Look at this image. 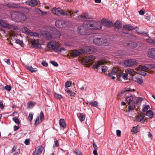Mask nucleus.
Segmentation results:
<instances>
[{"label": "nucleus", "instance_id": "5701e85b", "mask_svg": "<svg viewBox=\"0 0 155 155\" xmlns=\"http://www.w3.org/2000/svg\"><path fill=\"white\" fill-rule=\"evenodd\" d=\"M95 58L93 56L90 55L85 58V61L86 63H89L92 61Z\"/></svg>", "mask_w": 155, "mask_h": 155}, {"label": "nucleus", "instance_id": "c756f323", "mask_svg": "<svg viewBox=\"0 0 155 155\" xmlns=\"http://www.w3.org/2000/svg\"><path fill=\"white\" fill-rule=\"evenodd\" d=\"M77 116L81 122L84 120L85 117V114H83V113H80L77 114Z\"/></svg>", "mask_w": 155, "mask_h": 155}, {"label": "nucleus", "instance_id": "de8ad7c7", "mask_svg": "<svg viewBox=\"0 0 155 155\" xmlns=\"http://www.w3.org/2000/svg\"><path fill=\"white\" fill-rule=\"evenodd\" d=\"M146 40L147 42L153 45V43L154 42H153V41H154V39H152L151 38L149 37L148 38L146 39Z\"/></svg>", "mask_w": 155, "mask_h": 155}, {"label": "nucleus", "instance_id": "e2e57ef3", "mask_svg": "<svg viewBox=\"0 0 155 155\" xmlns=\"http://www.w3.org/2000/svg\"><path fill=\"white\" fill-rule=\"evenodd\" d=\"M4 106L3 105V103L1 101H0V108L1 109H3Z\"/></svg>", "mask_w": 155, "mask_h": 155}, {"label": "nucleus", "instance_id": "423d86ee", "mask_svg": "<svg viewBox=\"0 0 155 155\" xmlns=\"http://www.w3.org/2000/svg\"><path fill=\"white\" fill-rule=\"evenodd\" d=\"M107 41V39L104 37L96 38L94 39L93 41L94 44L98 46L104 44L106 43Z\"/></svg>", "mask_w": 155, "mask_h": 155}, {"label": "nucleus", "instance_id": "c03bdc74", "mask_svg": "<svg viewBox=\"0 0 155 155\" xmlns=\"http://www.w3.org/2000/svg\"><path fill=\"white\" fill-rule=\"evenodd\" d=\"M147 67L148 70H150L152 68H155V66L154 65L152 64H148L147 65Z\"/></svg>", "mask_w": 155, "mask_h": 155}, {"label": "nucleus", "instance_id": "603ef678", "mask_svg": "<svg viewBox=\"0 0 155 155\" xmlns=\"http://www.w3.org/2000/svg\"><path fill=\"white\" fill-rule=\"evenodd\" d=\"M33 114L32 113H30L28 116V118L29 120L30 121H31L32 120L33 116Z\"/></svg>", "mask_w": 155, "mask_h": 155}, {"label": "nucleus", "instance_id": "4c0bfd02", "mask_svg": "<svg viewBox=\"0 0 155 155\" xmlns=\"http://www.w3.org/2000/svg\"><path fill=\"white\" fill-rule=\"evenodd\" d=\"M12 120L15 122L17 125H19L20 124V121L17 117H15L13 118Z\"/></svg>", "mask_w": 155, "mask_h": 155}, {"label": "nucleus", "instance_id": "4468645a", "mask_svg": "<svg viewBox=\"0 0 155 155\" xmlns=\"http://www.w3.org/2000/svg\"><path fill=\"white\" fill-rule=\"evenodd\" d=\"M147 55L150 58H155V48H151L149 49L148 51Z\"/></svg>", "mask_w": 155, "mask_h": 155}, {"label": "nucleus", "instance_id": "4be33fe9", "mask_svg": "<svg viewBox=\"0 0 155 155\" xmlns=\"http://www.w3.org/2000/svg\"><path fill=\"white\" fill-rule=\"evenodd\" d=\"M101 22L100 21L96 22L95 24L94 25L93 29L100 30L102 28V24Z\"/></svg>", "mask_w": 155, "mask_h": 155}, {"label": "nucleus", "instance_id": "052dcab7", "mask_svg": "<svg viewBox=\"0 0 155 155\" xmlns=\"http://www.w3.org/2000/svg\"><path fill=\"white\" fill-rule=\"evenodd\" d=\"M117 135L118 137H120L121 136V132L119 130H116Z\"/></svg>", "mask_w": 155, "mask_h": 155}, {"label": "nucleus", "instance_id": "3c124183", "mask_svg": "<svg viewBox=\"0 0 155 155\" xmlns=\"http://www.w3.org/2000/svg\"><path fill=\"white\" fill-rule=\"evenodd\" d=\"M5 89L8 91H10L11 89V87L10 85H7L5 87Z\"/></svg>", "mask_w": 155, "mask_h": 155}, {"label": "nucleus", "instance_id": "c9c22d12", "mask_svg": "<svg viewBox=\"0 0 155 155\" xmlns=\"http://www.w3.org/2000/svg\"><path fill=\"white\" fill-rule=\"evenodd\" d=\"M89 104L91 106L94 107H97L98 105V102L97 101H91L89 102Z\"/></svg>", "mask_w": 155, "mask_h": 155}, {"label": "nucleus", "instance_id": "7ed1b4c3", "mask_svg": "<svg viewBox=\"0 0 155 155\" xmlns=\"http://www.w3.org/2000/svg\"><path fill=\"white\" fill-rule=\"evenodd\" d=\"M53 12L55 15L58 16L61 15H66L67 16L70 17L71 15V12L63 10L60 8H56L53 10Z\"/></svg>", "mask_w": 155, "mask_h": 155}, {"label": "nucleus", "instance_id": "f3484780", "mask_svg": "<svg viewBox=\"0 0 155 155\" xmlns=\"http://www.w3.org/2000/svg\"><path fill=\"white\" fill-rule=\"evenodd\" d=\"M26 3L32 7H35L38 4V2L36 0H28Z\"/></svg>", "mask_w": 155, "mask_h": 155}, {"label": "nucleus", "instance_id": "7c9ffc66", "mask_svg": "<svg viewBox=\"0 0 155 155\" xmlns=\"http://www.w3.org/2000/svg\"><path fill=\"white\" fill-rule=\"evenodd\" d=\"M126 71L127 74H129L132 76L135 75V72L133 69H128L126 70Z\"/></svg>", "mask_w": 155, "mask_h": 155}, {"label": "nucleus", "instance_id": "2eb2a0df", "mask_svg": "<svg viewBox=\"0 0 155 155\" xmlns=\"http://www.w3.org/2000/svg\"><path fill=\"white\" fill-rule=\"evenodd\" d=\"M49 29L50 30L53 31V34L55 35V38H59L61 36V33L57 29L52 27H50Z\"/></svg>", "mask_w": 155, "mask_h": 155}, {"label": "nucleus", "instance_id": "338daca9", "mask_svg": "<svg viewBox=\"0 0 155 155\" xmlns=\"http://www.w3.org/2000/svg\"><path fill=\"white\" fill-rule=\"evenodd\" d=\"M40 117L41 119H43L44 118V115L43 112L42 111H41L40 114Z\"/></svg>", "mask_w": 155, "mask_h": 155}, {"label": "nucleus", "instance_id": "ddd939ff", "mask_svg": "<svg viewBox=\"0 0 155 155\" xmlns=\"http://www.w3.org/2000/svg\"><path fill=\"white\" fill-rule=\"evenodd\" d=\"M105 62V61L101 60L99 61L96 62L93 66V68L98 69L99 67L101 65L104 64Z\"/></svg>", "mask_w": 155, "mask_h": 155}, {"label": "nucleus", "instance_id": "2f4dec72", "mask_svg": "<svg viewBox=\"0 0 155 155\" xmlns=\"http://www.w3.org/2000/svg\"><path fill=\"white\" fill-rule=\"evenodd\" d=\"M146 115L149 118H152L153 116V113L152 111L149 110L147 112Z\"/></svg>", "mask_w": 155, "mask_h": 155}, {"label": "nucleus", "instance_id": "13d9d810", "mask_svg": "<svg viewBox=\"0 0 155 155\" xmlns=\"http://www.w3.org/2000/svg\"><path fill=\"white\" fill-rule=\"evenodd\" d=\"M17 147L16 146H14L12 148V150L10 151L11 153H13L16 149Z\"/></svg>", "mask_w": 155, "mask_h": 155}, {"label": "nucleus", "instance_id": "bb28decb", "mask_svg": "<svg viewBox=\"0 0 155 155\" xmlns=\"http://www.w3.org/2000/svg\"><path fill=\"white\" fill-rule=\"evenodd\" d=\"M145 117L144 113H141L138 114V117L137 119V120L138 122H141L143 120Z\"/></svg>", "mask_w": 155, "mask_h": 155}, {"label": "nucleus", "instance_id": "0e129e2a", "mask_svg": "<svg viewBox=\"0 0 155 155\" xmlns=\"http://www.w3.org/2000/svg\"><path fill=\"white\" fill-rule=\"evenodd\" d=\"M75 153L78 155H83L81 152L79 150H76Z\"/></svg>", "mask_w": 155, "mask_h": 155}, {"label": "nucleus", "instance_id": "1a4fd4ad", "mask_svg": "<svg viewBox=\"0 0 155 155\" xmlns=\"http://www.w3.org/2000/svg\"><path fill=\"white\" fill-rule=\"evenodd\" d=\"M0 25L4 28H13L14 29H16L15 27L12 24L10 25L8 24L6 21L1 19H0Z\"/></svg>", "mask_w": 155, "mask_h": 155}, {"label": "nucleus", "instance_id": "9d476101", "mask_svg": "<svg viewBox=\"0 0 155 155\" xmlns=\"http://www.w3.org/2000/svg\"><path fill=\"white\" fill-rule=\"evenodd\" d=\"M101 23L104 26L108 27H110L113 25V23L112 21L104 18L102 19Z\"/></svg>", "mask_w": 155, "mask_h": 155}, {"label": "nucleus", "instance_id": "f704fd0d", "mask_svg": "<svg viewBox=\"0 0 155 155\" xmlns=\"http://www.w3.org/2000/svg\"><path fill=\"white\" fill-rule=\"evenodd\" d=\"M147 67V66H143L139 67V70L144 72H147L148 71Z\"/></svg>", "mask_w": 155, "mask_h": 155}, {"label": "nucleus", "instance_id": "5fc2aeb1", "mask_svg": "<svg viewBox=\"0 0 155 155\" xmlns=\"http://www.w3.org/2000/svg\"><path fill=\"white\" fill-rule=\"evenodd\" d=\"M143 101V99L142 97H139L137 99L136 102L138 103L140 102H141Z\"/></svg>", "mask_w": 155, "mask_h": 155}, {"label": "nucleus", "instance_id": "e433bc0d", "mask_svg": "<svg viewBox=\"0 0 155 155\" xmlns=\"http://www.w3.org/2000/svg\"><path fill=\"white\" fill-rule=\"evenodd\" d=\"M136 81L137 82L138 84H142L143 81L142 78L141 77H137L136 78Z\"/></svg>", "mask_w": 155, "mask_h": 155}, {"label": "nucleus", "instance_id": "9b49d317", "mask_svg": "<svg viewBox=\"0 0 155 155\" xmlns=\"http://www.w3.org/2000/svg\"><path fill=\"white\" fill-rule=\"evenodd\" d=\"M30 42L33 48L39 49L41 48L40 43L38 40L37 41L35 39L32 40L30 41Z\"/></svg>", "mask_w": 155, "mask_h": 155}, {"label": "nucleus", "instance_id": "cd10ccee", "mask_svg": "<svg viewBox=\"0 0 155 155\" xmlns=\"http://www.w3.org/2000/svg\"><path fill=\"white\" fill-rule=\"evenodd\" d=\"M127 45L132 48H136L137 46V43L133 41H130L127 44Z\"/></svg>", "mask_w": 155, "mask_h": 155}, {"label": "nucleus", "instance_id": "39448f33", "mask_svg": "<svg viewBox=\"0 0 155 155\" xmlns=\"http://www.w3.org/2000/svg\"><path fill=\"white\" fill-rule=\"evenodd\" d=\"M126 95L127 94H125V96H126V100L127 101L129 102L128 104L129 105L128 108V111H130L134 109L135 107V103L133 101V98L132 96H127Z\"/></svg>", "mask_w": 155, "mask_h": 155}, {"label": "nucleus", "instance_id": "37998d69", "mask_svg": "<svg viewBox=\"0 0 155 155\" xmlns=\"http://www.w3.org/2000/svg\"><path fill=\"white\" fill-rule=\"evenodd\" d=\"M15 42L17 44H19L21 47H24V44L22 41L17 39L16 40Z\"/></svg>", "mask_w": 155, "mask_h": 155}, {"label": "nucleus", "instance_id": "58836bf2", "mask_svg": "<svg viewBox=\"0 0 155 155\" xmlns=\"http://www.w3.org/2000/svg\"><path fill=\"white\" fill-rule=\"evenodd\" d=\"M35 104V102H32L31 101H29L28 103L27 107L31 108L33 107Z\"/></svg>", "mask_w": 155, "mask_h": 155}, {"label": "nucleus", "instance_id": "69168bd1", "mask_svg": "<svg viewBox=\"0 0 155 155\" xmlns=\"http://www.w3.org/2000/svg\"><path fill=\"white\" fill-rule=\"evenodd\" d=\"M30 141L28 139H27L25 140V143L26 145H28L29 144Z\"/></svg>", "mask_w": 155, "mask_h": 155}, {"label": "nucleus", "instance_id": "dca6fc26", "mask_svg": "<svg viewBox=\"0 0 155 155\" xmlns=\"http://www.w3.org/2000/svg\"><path fill=\"white\" fill-rule=\"evenodd\" d=\"M43 150V147L41 146H38L37 147L35 151L33 153V155H38L41 154Z\"/></svg>", "mask_w": 155, "mask_h": 155}, {"label": "nucleus", "instance_id": "6e6552de", "mask_svg": "<svg viewBox=\"0 0 155 155\" xmlns=\"http://www.w3.org/2000/svg\"><path fill=\"white\" fill-rule=\"evenodd\" d=\"M124 63L125 66L130 67L137 64V62L133 59H126L124 61Z\"/></svg>", "mask_w": 155, "mask_h": 155}, {"label": "nucleus", "instance_id": "a18cd8bd", "mask_svg": "<svg viewBox=\"0 0 155 155\" xmlns=\"http://www.w3.org/2000/svg\"><path fill=\"white\" fill-rule=\"evenodd\" d=\"M120 72L122 73L121 76H122L124 80H127L128 79V75L127 74L123 73L121 71Z\"/></svg>", "mask_w": 155, "mask_h": 155}, {"label": "nucleus", "instance_id": "b1692460", "mask_svg": "<svg viewBox=\"0 0 155 155\" xmlns=\"http://www.w3.org/2000/svg\"><path fill=\"white\" fill-rule=\"evenodd\" d=\"M81 52L77 50H75L72 51L71 55L73 57H76L79 56L81 54Z\"/></svg>", "mask_w": 155, "mask_h": 155}, {"label": "nucleus", "instance_id": "774afa93", "mask_svg": "<svg viewBox=\"0 0 155 155\" xmlns=\"http://www.w3.org/2000/svg\"><path fill=\"white\" fill-rule=\"evenodd\" d=\"M93 147L94 148V150H98V147H97L96 144L94 142L93 143Z\"/></svg>", "mask_w": 155, "mask_h": 155}, {"label": "nucleus", "instance_id": "c85d7f7f", "mask_svg": "<svg viewBox=\"0 0 155 155\" xmlns=\"http://www.w3.org/2000/svg\"><path fill=\"white\" fill-rule=\"evenodd\" d=\"M59 124L60 127L64 128L66 127V124L64 119H61L59 121Z\"/></svg>", "mask_w": 155, "mask_h": 155}, {"label": "nucleus", "instance_id": "aec40b11", "mask_svg": "<svg viewBox=\"0 0 155 155\" xmlns=\"http://www.w3.org/2000/svg\"><path fill=\"white\" fill-rule=\"evenodd\" d=\"M77 31L78 33L81 35H84L86 34L85 30L81 26H79L78 27Z\"/></svg>", "mask_w": 155, "mask_h": 155}, {"label": "nucleus", "instance_id": "412c9836", "mask_svg": "<svg viewBox=\"0 0 155 155\" xmlns=\"http://www.w3.org/2000/svg\"><path fill=\"white\" fill-rule=\"evenodd\" d=\"M123 29L124 30H127L128 31H132L134 29V27L131 25L128 24L124 25L123 26Z\"/></svg>", "mask_w": 155, "mask_h": 155}, {"label": "nucleus", "instance_id": "6e6d98bb", "mask_svg": "<svg viewBox=\"0 0 155 155\" xmlns=\"http://www.w3.org/2000/svg\"><path fill=\"white\" fill-rule=\"evenodd\" d=\"M145 11L144 9H142L139 11V14L141 15H143L144 14Z\"/></svg>", "mask_w": 155, "mask_h": 155}, {"label": "nucleus", "instance_id": "4d7b16f0", "mask_svg": "<svg viewBox=\"0 0 155 155\" xmlns=\"http://www.w3.org/2000/svg\"><path fill=\"white\" fill-rule=\"evenodd\" d=\"M39 117L38 116L36 119L35 122V125H38L39 124Z\"/></svg>", "mask_w": 155, "mask_h": 155}, {"label": "nucleus", "instance_id": "8fccbe9b", "mask_svg": "<svg viewBox=\"0 0 155 155\" xmlns=\"http://www.w3.org/2000/svg\"><path fill=\"white\" fill-rule=\"evenodd\" d=\"M101 70L102 72H105L108 70V68L106 66H103L101 67Z\"/></svg>", "mask_w": 155, "mask_h": 155}, {"label": "nucleus", "instance_id": "49530a36", "mask_svg": "<svg viewBox=\"0 0 155 155\" xmlns=\"http://www.w3.org/2000/svg\"><path fill=\"white\" fill-rule=\"evenodd\" d=\"M81 17L82 18L86 19L88 18H89V16L88 14L86 13L81 14Z\"/></svg>", "mask_w": 155, "mask_h": 155}, {"label": "nucleus", "instance_id": "bf43d9fd", "mask_svg": "<svg viewBox=\"0 0 155 155\" xmlns=\"http://www.w3.org/2000/svg\"><path fill=\"white\" fill-rule=\"evenodd\" d=\"M137 127H134L132 130V131L134 133H137Z\"/></svg>", "mask_w": 155, "mask_h": 155}, {"label": "nucleus", "instance_id": "680f3d73", "mask_svg": "<svg viewBox=\"0 0 155 155\" xmlns=\"http://www.w3.org/2000/svg\"><path fill=\"white\" fill-rule=\"evenodd\" d=\"M41 64L43 66L45 67H47L48 65V63L44 61H43Z\"/></svg>", "mask_w": 155, "mask_h": 155}, {"label": "nucleus", "instance_id": "f257e3e1", "mask_svg": "<svg viewBox=\"0 0 155 155\" xmlns=\"http://www.w3.org/2000/svg\"><path fill=\"white\" fill-rule=\"evenodd\" d=\"M47 47L52 50H53L56 52H61L63 51H65L66 49L64 48H60V45L59 43L56 41H51L47 44Z\"/></svg>", "mask_w": 155, "mask_h": 155}, {"label": "nucleus", "instance_id": "ea45409f", "mask_svg": "<svg viewBox=\"0 0 155 155\" xmlns=\"http://www.w3.org/2000/svg\"><path fill=\"white\" fill-rule=\"evenodd\" d=\"M23 31L26 34H29L31 31V30H29L28 28L24 27L22 29Z\"/></svg>", "mask_w": 155, "mask_h": 155}, {"label": "nucleus", "instance_id": "f8f14e48", "mask_svg": "<svg viewBox=\"0 0 155 155\" xmlns=\"http://www.w3.org/2000/svg\"><path fill=\"white\" fill-rule=\"evenodd\" d=\"M42 38L46 39L47 40L51 39L52 38V34L48 32H44L41 34Z\"/></svg>", "mask_w": 155, "mask_h": 155}, {"label": "nucleus", "instance_id": "72a5a7b5", "mask_svg": "<svg viewBox=\"0 0 155 155\" xmlns=\"http://www.w3.org/2000/svg\"><path fill=\"white\" fill-rule=\"evenodd\" d=\"M65 91L70 96H73L75 94L74 92L70 90L69 88H67Z\"/></svg>", "mask_w": 155, "mask_h": 155}, {"label": "nucleus", "instance_id": "f03ea898", "mask_svg": "<svg viewBox=\"0 0 155 155\" xmlns=\"http://www.w3.org/2000/svg\"><path fill=\"white\" fill-rule=\"evenodd\" d=\"M96 21L94 20H86L84 21L83 26L87 30L93 29L94 25Z\"/></svg>", "mask_w": 155, "mask_h": 155}, {"label": "nucleus", "instance_id": "a211bd4d", "mask_svg": "<svg viewBox=\"0 0 155 155\" xmlns=\"http://www.w3.org/2000/svg\"><path fill=\"white\" fill-rule=\"evenodd\" d=\"M115 29H119L122 27V23L121 21L117 20L115 21L113 25Z\"/></svg>", "mask_w": 155, "mask_h": 155}, {"label": "nucleus", "instance_id": "6ab92c4d", "mask_svg": "<svg viewBox=\"0 0 155 155\" xmlns=\"http://www.w3.org/2000/svg\"><path fill=\"white\" fill-rule=\"evenodd\" d=\"M85 49L86 50V52L92 53L96 51V49L94 47L91 46H86Z\"/></svg>", "mask_w": 155, "mask_h": 155}, {"label": "nucleus", "instance_id": "473e14b6", "mask_svg": "<svg viewBox=\"0 0 155 155\" xmlns=\"http://www.w3.org/2000/svg\"><path fill=\"white\" fill-rule=\"evenodd\" d=\"M26 68L32 73L36 72L37 71L36 68H33L31 66H26Z\"/></svg>", "mask_w": 155, "mask_h": 155}, {"label": "nucleus", "instance_id": "09e8293b", "mask_svg": "<svg viewBox=\"0 0 155 155\" xmlns=\"http://www.w3.org/2000/svg\"><path fill=\"white\" fill-rule=\"evenodd\" d=\"M54 96L55 98L58 99H60L62 97L61 95L58 94L56 93H55L54 94Z\"/></svg>", "mask_w": 155, "mask_h": 155}, {"label": "nucleus", "instance_id": "a878e982", "mask_svg": "<svg viewBox=\"0 0 155 155\" xmlns=\"http://www.w3.org/2000/svg\"><path fill=\"white\" fill-rule=\"evenodd\" d=\"M41 34L42 33H38L35 32H32L31 31L29 35L31 36L37 37L42 38Z\"/></svg>", "mask_w": 155, "mask_h": 155}, {"label": "nucleus", "instance_id": "20e7f679", "mask_svg": "<svg viewBox=\"0 0 155 155\" xmlns=\"http://www.w3.org/2000/svg\"><path fill=\"white\" fill-rule=\"evenodd\" d=\"M121 74L122 73L120 72V71L119 70L118 68L114 67L113 68L111 71L108 74V75L109 77H112L114 75H116L117 80L120 81V78Z\"/></svg>", "mask_w": 155, "mask_h": 155}, {"label": "nucleus", "instance_id": "393cba45", "mask_svg": "<svg viewBox=\"0 0 155 155\" xmlns=\"http://www.w3.org/2000/svg\"><path fill=\"white\" fill-rule=\"evenodd\" d=\"M6 6L7 7L11 8H18V4L15 3H9L7 4Z\"/></svg>", "mask_w": 155, "mask_h": 155}, {"label": "nucleus", "instance_id": "0eeeda50", "mask_svg": "<svg viewBox=\"0 0 155 155\" xmlns=\"http://www.w3.org/2000/svg\"><path fill=\"white\" fill-rule=\"evenodd\" d=\"M56 26L60 28H66L67 27V22L64 20H57L55 21Z\"/></svg>", "mask_w": 155, "mask_h": 155}, {"label": "nucleus", "instance_id": "79ce46f5", "mask_svg": "<svg viewBox=\"0 0 155 155\" xmlns=\"http://www.w3.org/2000/svg\"><path fill=\"white\" fill-rule=\"evenodd\" d=\"M150 108V106L148 105H144L143 106V112L146 111Z\"/></svg>", "mask_w": 155, "mask_h": 155}, {"label": "nucleus", "instance_id": "864d4df0", "mask_svg": "<svg viewBox=\"0 0 155 155\" xmlns=\"http://www.w3.org/2000/svg\"><path fill=\"white\" fill-rule=\"evenodd\" d=\"M50 63L55 67H58V66L57 63L54 61H51Z\"/></svg>", "mask_w": 155, "mask_h": 155}, {"label": "nucleus", "instance_id": "a19ab883", "mask_svg": "<svg viewBox=\"0 0 155 155\" xmlns=\"http://www.w3.org/2000/svg\"><path fill=\"white\" fill-rule=\"evenodd\" d=\"M72 84V82L71 81H67L65 84V87L66 88H68V87L71 86Z\"/></svg>", "mask_w": 155, "mask_h": 155}]
</instances>
